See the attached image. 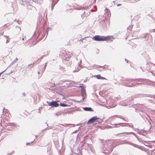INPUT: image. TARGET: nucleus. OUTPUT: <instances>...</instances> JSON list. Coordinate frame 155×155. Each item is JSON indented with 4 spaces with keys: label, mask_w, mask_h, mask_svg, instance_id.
Instances as JSON below:
<instances>
[{
    "label": "nucleus",
    "mask_w": 155,
    "mask_h": 155,
    "mask_svg": "<svg viewBox=\"0 0 155 155\" xmlns=\"http://www.w3.org/2000/svg\"><path fill=\"white\" fill-rule=\"evenodd\" d=\"M59 0H52V4L51 5V10H52L54 8V5L58 2Z\"/></svg>",
    "instance_id": "nucleus-15"
},
{
    "label": "nucleus",
    "mask_w": 155,
    "mask_h": 155,
    "mask_svg": "<svg viewBox=\"0 0 155 155\" xmlns=\"http://www.w3.org/2000/svg\"><path fill=\"white\" fill-rule=\"evenodd\" d=\"M16 62L15 61V60L12 62H11V63L10 64V65L9 66V67L11 65H13L14 64H15V63Z\"/></svg>",
    "instance_id": "nucleus-27"
},
{
    "label": "nucleus",
    "mask_w": 155,
    "mask_h": 155,
    "mask_svg": "<svg viewBox=\"0 0 155 155\" xmlns=\"http://www.w3.org/2000/svg\"><path fill=\"white\" fill-rule=\"evenodd\" d=\"M5 37H6V38H8V36H5V35H4V36Z\"/></svg>",
    "instance_id": "nucleus-53"
},
{
    "label": "nucleus",
    "mask_w": 155,
    "mask_h": 155,
    "mask_svg": "<svg viewBox=\"0 0 155 155\" xmlns=\"http://www.w3.org/2000/svg\"><path fill=\"white\" fill-rule=\"evenodd\" d=\"M113 37L112 36H105L96 35L93 37L92 38V39L94 41H113Z\"/></svg>",
    "instance_id": "nucleus-2"
},
{
    "label": "nucleus",
    "mask_w": 155,
    "mask_h": 155,
    "mask_svg": "<svg viewBox=\"0 0 155 155\" xmlns=\"http://www.w3.org/2000/svg\"><path fill=\"white\" fill-rule=\"evenodd\" d=\"M87 37H85V38H82V41H83V40H84V39H85V38H87Z\"/></svg>",
    "instance_id": "nucleus-49"
},
{
    "label": "nucleus",
    "mask_w": 155,
    "mask_h": 155,
    "mask_svg": "<svg viewBox=\"0 0 155 155\" xmlns=\"http://www.w3.org/2000/svg\"><path fill=\"white\" fill-rule=\"evenodd\" d=\"M35 139H34V141H32V142H31V143H33V142L35 141Z\"/></svg>",
    "instance_id": "nucleus-55"
},
{
    "label": "nucleus",
    "mask_w": 155,
    "mask_h": 155,
    "mask_svg": "<svg viewBox=\"0 0 155 155\" xmlns=\"http://www.w3.org/2000/svg\"><path fill=\"white\" fill-rule=\"evenodd\" d=\"M81 94L82 96V99L81 100H80V101H76L77 102H78V103L82 102L84 101L85 98V97L86 96V94L85 92H81Z\"/></svg>",
    "instance_id": "nucleus-8"
},
{
    "label": "nucleus",
    "mask_w": 155,
    "mask_h": 155,
    "mask_svg": "<svg viewBox=\"0 0 155 155\" xmlns=\"http://www.w3.org/2000/svg\"><path fill=\"white\" fill-rule=\"evenodd\" d=\"M49 28H48L45 31V33H47V35H48Z\"/></svg>",
    "instance_id": "nucleus-36"
},
{
    "label": "nucleus",
    "mask_w": 155,
    "mask_h": 155,
    "mask_svg": "<svg viewBox=\"0 0 155 155\" xmlns=\"http://www.w3.org/2000/svg\"><path fill=\"white\" fill-rule=\"evenodd\" d=\"M115 147V146L110 144L104 143L102 145L101 149L102 151H105L103 153L107 155L111 152Z\"/></svg>",
    "instance_id": "nucleus-1"
},
{
    "label": "nucleus",
    "mask_w": 155,
    "mask_h": 155,
    "mask_svg": "<svg viewBox=\"0 0 155 155\" xmlns=\"http://www.w3.org/2000/svg\"><path fill=\"white\" fill-rule=\"evenodd\" d=\"M142 84H144L143 83H136V84H135V85L134 86H135L137 84L138 85H139Z\"/></svg>",
    "instance_id": "nucleus-33"
},
{
    "label": "nucleus",
    "mask_w": 155,
    "mask_h": 155,
    "mask_svg": "<svg viewBox=\"0 0 155 155\" xmlns=\"http://www.w3.org/2000/svg\"><path fill=\"white\" fill-rule=\"evenodd\" d=\"M121 4H117V6H120L121 5Z\"/></svg>",
    "instance_id": "nucleus-46"
},
{
    "label": "nucleus",
    "mask_w": 155,
    "mask_h": 155,
    "mask_svg": "<svg viewBox=\"0 0 155 155\" xmlns=\"http://www.w3.org/2000/svg\"><path fill=\"white\" fill-rule=\"evenodd\" d=\"M124 134H125L127 135H130V134H132L134 135V136H135V137H136V134L134 132H125L124 133Z\"/></svg>",
    "instance_id": "nucleus-18"
},
{
    "label": "nucleus",
    "mask_w": 155,
    "mask_h": 155,
    "mask_svg": "<svg viewBox=\"0 0 155 155\" xmlns=\"http://www.w3.org/2000/svg\"><path fill=\"white\" fill-rule=\"evenodd\" d=\"M153 83L155 84V81H153Z\"/></svg>",
    "instance_id": "nucleus-64"
},
{
    "label": "nucleus",
    "mask_w": 155,
    "mask_h": 155,
    "mask_svg": "<svg viewBox=\"0 0 155 155\" xmlns=\"http://www.w3.org/2000/svg\"><path fill=\"white\" fill-rule=\"evenodd\" d=\"M31 65V64H28V66L29 67Z\"/></svg>",
    "instance_id": "nucleus-56"
},
{
    "label": "nucleus",
    "mask_w": 155,
    "mask_h": 155,
    "mask_svg": "<svg viewBox=\"0 0 155 155\" xmlns=\"http://www.w3.org/2000/svg\"><path fill=\"white\" fill-rule=\"evenodd\" d=\"M79 41H81V42H83V41H82V39H81L79 40Z\"/></svg>",
    "instance_id": "nucleus-54"
},
{
    "label": "nucleus",
    "mask_w": 155,
    "mask_h": 155,
    "mask_svg": "<svg viewBox=\"0 0 155 155\" xmlns=\"http://www.w3.org/2000/svg\"><path fill=\"white\" fill-rule=\"evenodd\" d=\"M58 154H59V155H63L62 154V153H61V152H60V151H58Z\"/></svg>",
    "instance_id": "nucleus-38"
},
{
    "label": "nucleus",
    "mask_w": 155,
    "mask_h": 155,
    "mask_svg": "<svg viewBox=\"0 0 155 155\" xmlns=\"http://www.w3.org/2000/svg\"><path fill=\"white\" fill-rule=\"evenodd\" d=\"M16 28L17 30L18 31H20L21 30V28L18 26H16Z\"/></svg>",
    "instance_id": "nucleus-24"
},
{
    "label": "nucleus",
    "mask_w": 155,
    "mask_h": 155,
    "mask_svg": "<svg viewBox=\"0 0 155 155\" xmlns=\"http://www.w3.org/2000/svg\"><path fill=\"white\" fill-rule=\"evenodd\" d=\"M37 136H35L36 139L37 138Z\"/></svg>",
    "instance_id": "nucleus-60"
},
{
    "label": "nucleus",
    "mask_w": 155,
    "mask_h": 155,
    "mask_svg": "<svg viewBox=\"0 0 155 155\" xmlns=\"http://www.w3.org/2000/svg\"><path fill=\"white\" fill-rule=\"evenodd\" d=\"M85 92V89H84V87L81 89V92Z\"/></svg>",
    "instance_id": "nucleus-31"
},
{
    "label": "nucleus",
    "mask_w": 155,
    "mask_h": 155,
    "mask_svg": "<svg viewBox=\"0 0 155 155\" xmlns=\"http://www.w3.org/2000/svg\"><path fill=\"white\" fill-rule=\"evenodd\" d=\"M126 143L130 145L133 146H134L135 147H136L137 148H138L139 149L142 150V147L141 146L138 145H137L132 143L131 142H130V141H127L126 142Z\"/></svg>",
    "instance_id": "nucleus-7"
},
{
    "label": "nucleus",
    "mask_w": 155,
    "mask_h": 155,
    "mask_svg": "<svg viewBox=\"0 0 155 155\" xmlns=\"http://www.w3.org/2000/svg\"><path fill=\"white\" fill-rule=\"evenodd\" d=\"M60 105L62 107H65L68 106V105L63 103H61L60 104Z\"/></svg>",
    "instance_id": "nucleus-21"
},
{
    "label": "nucleus",
    "mask_w": 155,
    "mask_h": 155,
    "mask_svg": "<svg viewBox=\"0 0 155 155\" xmlns=\"http://www.w3.org/2000/svg\"><path fill=\"white\" fill-rule=\"evenodd\" d=\"M2 121H1V123H0V124H1H1H2Z\"/></svg>",
    "instance_id": "nucleus-62"
},
{
    "label": "nucleus",
    "mask_w": 155,
    "mask_h": 155,
    "mask_svg": "<svg viewBox=\"0 0 155 155\" xmlns=\"http://www.w3.org/2000/svg\"><path fill=\"white\" fill-rule=\"evenodd\" d=\"M30 144V143H26V145H29Z\"/></svg>",
    "instance_id": "nucleus-50"
},
{
    "label": "nucleus",
    "mask_w": 155,
    "mask_h": 155,
    "mask_svg": "<svg viewBox=\"0 0 155 155\" xmlns=\"http://www.w3.org/2000/svg\"><path fill=\"white\" fill-rule=\"evenodd\" d=\"M151 64H152L154 66H155V64L153 63H151Z\"/></svg>",
    "instance_id": "nucleus-52"
},
{
    "label": "nucleus",
    "mask_w": 155,
    "mask_h": 155,
    "mask_svg": "<svg viewBox=\"0 0 155 155\" xmlns=\"http://www.w3.org/2000/svg\"><path fill=\"white\" fill-rule=\"evenodd\" d=\"M108 65H105L104 66L97 65V68H101L104 69H105L106 70H110V69H109L108 68Z\"/></svg>",
    "instance_id": "nucleus-11"
},
{
    "label": "nucleus",
    "mask_w": 155,
    "mask_h": 155,
    "mask_svg": "<svg viewBox=\"0 0 155 155\" xmlns=\"http://www.w3.org/2000/svg\"><path fill=\"white\" fill-rule=\"evenodd\" d=\"M10 38H7V40L6 41V43H8L9 42Z\"/></svg>",
    "instance_id": "nucleus-34"
},
{
    "label": "nucleus",
    "mask_w": 155,
    "mask_h": 155,
    "mask_svg": "<svg viewBox=\"0 0 155 155\" xmlns=\"http://www.w3.org/2000/svg\"><path fill=\"white\" fill-rule=\"evenodd\" d=\"M68 59H69V58H67L66 59V60H68Z\"/></svg>",
    "instance_id": "nucleus-57"
},
{
    "label": "nucleus",
    "mask_w": 155,
    "mask_h": 155,
    "mask_svg": "<svg viewBox=\"0 0 155 155\" xmlns=\"http://www.w3.org/2000/svg\"><path fill=\"white\" fill-rule=\"evenodd\" d=\"M102 119H100V120L99 121V122H102Z\"/></svg>",
    "instance_id": "nucleus-51"
},
{
    "label": "nucleus",
    "mask_w": 155,
    "mask_h": 155,
    "mask_svg": "<svg viewBox=\"0 0 155 155\" xmlns=\"http://www.w3.org/2000/svg\"><path fill=\"white\" fill-rule=\"evenodd\" d=\"M22 94L24 96H25L26 94L25 92L23 93Z\"/></svg>",
    "instance_id": "nucleus-44"
},
{
    "label": "nucleus",
    "mask_w": 155,
    "mask_h": 155,
    "mask_svg": "<svg viewBox=\"0 0 155 155\" xmlns=\"http://www.w3.org/2000/svg\"><path fill=\"white\" fill-rule=\"evenodd\" d=\"M18 60V59L16 58L15 59V61L16 62Z\"/></svg>",
    "instance_id": "nucleus-47"
},
{
    "label": "nucleus",
    "mask_w": 155,
    "mask_h": 155,
    "mask_svg": "<svg viewBox=\"0 0 155 155\" xmlns=\"http://www.w3.org/2000/svg\"><path fill=\"white\" fill-rule=\"evenodd\" d=\"M7 68H8L7 69H6L4 71H2V72L0 73V76H1V75L7 69Z\"/></svg>",
    "instance_id": "nucleus-37"
},
{
    "label": "nucleus",
    "mask_w": 155,
    "mask_h": 155,
    "mask_svg": "<svg viewBox=\"0 0 155 155\" xmlns=\"http://www.w3.org/2000/svg\"><path fill=\"white\" fill-rule=\"evenodd\" d=\"M99 119V118L97 116H94L91 118L88 121V124H93L94 122H96L97 120Z\"/></svg>",
    "instance_id": "nucleus-4"
},
{
    "label": "nucleus",
    "mask_w": 155,
    "mask_h": 155,
    "mask_svg": "<svg viewBox=\"0 0 155 155\" xmlns=\"http://www.w3.org/2000/svg\"><path fill=\"white\" fill-rule=\"evenodd\" d=\"M32 1L37 4H41L43 3V0H32Z\"/></svg>",
    "instance_id": "nucleus-16"
},
{
    "label": "nucleus",
    "mask_w": 155,
    "mask_h": 155,
    "mask_svg": "<svg viewBox=\"0 0 155 155\" xmlns=\"http://www.w3.org/2000/svg\"><path fill=\"white\" fill-rule=\"evenodd\" d=\"M45 34H43L41 36V37L38 40V41H39L40 40H41L43 39H44V37L45 36Z\"/></svg>",
    "instance_id": "nucleus-22"
},
{
    "label": "nucleus",
    "mask_w": 155,
    "mask_h": 155,
    "mask_svg": "<svg viewBox=\"0 0 155 155\" xmlns=\"http://www.w3.org/2000/svg\"><path fill=\"white\" fill-rule=\"evenodd\" d=\"M81 60L80 61V63L79 64V65H78L77 68L74 71V72H78L80 70V69L81 68Z\"/></svg>",
    "instance_id": "nucleus-17"
},
{
    "label": "nucleus",
    "mask_w": 155,
    "mask_h": 155,
    "mask_svg": "<svg viewBox=\"0 0 155 155\" xmlns=\"http://www.w3.org/2000/svg\"><path fill=\"white\" fill-rule=\"evenodd\" d=\"M11 5H12V2H11Z\"/></svg>",
    "instance_id": "nucleus-59"
},
{
    "label": "nucleus",
    "mask_w": 155,
    "mask_h": 155,
    "mask_svg": "<svg viewBox=\"0 0 155 155\" xmlns=\"http://www.w3.org/2000/svg\"><path fill=\"white\" fill-rule=\"evenodd\" d=\"M45 56V55H43V56H42L41 57V59H42V58H43Z\"/></svg>",
    "instance_id": "nucleus-45"
},
{
    "label": "nucleus",
    "mask_w": 155,
    "mask_h": 155,
    "mask_svg": "<svg viewBox=\"0 0 155 155\" xmlns=\"http://www.w3.org/2000/svg\"><path fill=\"white\" fill-rule=\"evenodd\" d=\"M101 79L102 80L106 79L105 78L103 77H101Z\"/></svg>",
    "instance_id": "nucleus-39"
},
{
    "label": "nucleus",
    "mask_w": 155,
    "mask_h": 155,
    "mask_svg": "<svg viewBox=\"0 0 155 155\" xmlns=\"http://www.w3.org/2000/svg\"><path fill=\"white\" fill-rule=\"evenodd\" d=\"M143 97H149L150 95L149 94H143Z\"/></svg>",
    "instance_id": "nucleus-32"
},
{
    "label": "nucleus",
    "mask_w": 155,
    "mask_h": 155,
    "mask_svg": "<svg viewBox=\"0 0 155 155\" xmlns=\"http://www.w3.org/2000/svg\"><path fill=\"white\" fill-rule=\"evenodd\" d=\"M50 128H46L45 129H44V130L43 131H45V130H48V129H49Z\"/></svg>",
    "instance_id": "nucleus-40"
},
{
    "label": "nucleus",
    "mask_w": 155,
    "mask_h": 155,
    "mask_svg": "<svg viewBox=\"0 0 155 155\" xmlns=\"http://www.w3.org/2000/svg\"><path fill=\"white\" fill-rule=\"evenodd\" d=\"M137 108L139 109V111H140L141 112L140 113V115L143 117L144 115V114H143V105L142 104H138L137 105Z\"/></svg>",
    "instance_id": "nucleus-5"
},
{
    "label": "nucleus",
    "mask_w": 155,
    "mask_h": 155,
    "mask_svg": "<svg viewBox=\"0 0 155 155\" xmlns=\"http://www.w3.org/2000/svg\"><path fill=\"white\" fill-rule=\"evenodd\" d=\"M132 79H126L124 80L123 81V82H122V84L123 85L126 86L128 87H132L134 86V85H135V84H132L131 85H128V84L130 83V81H133L134 80H131Z\"/></svg>",
    "instance_id": "nucleus-3"
},
{
    "label": "nucleus",
    "mask_w": 155,
    "mask_h": 155,
    "mask_svg": "<svg viewBox=\"0 0 155 155\" xmlns=\"http://www.w3.org/2000/svg\"><path fill=\"white\" fill-rule=\"evenodd\" d=\"M48 105L52 107H57L59 105V104L57 103V101H52L48 103Z\"/></svg>",
    "instance_id": "nucleus-6"
},
{
    "label": "nucleus",
    "mask_w": 155,
    "mask_h": 155,
    "mask_svg": "<svg viewBox=\"0 0 155 155\" xmlns=\"http://www.w3.org/2000/svg\"><path fill=\"white\" fill-rule=\"evenodd\" d=\"M78 87L82 89L83 88H84V87L82 85H80Z\"/></svg>",
    "instance_id": "nucleus-35"
},
{
    "label": "nucleus",
    "mask_w": 155,
    "mask_h": 155,
    "mask_svg": "<svg viewBox=\"0 0 155 155\" xmlns=\"http://www.w3.org/2000/svg\"><path fill=\"white\" fill-rule=\"evenodd\" d=\"M84 110L85 111H93L94 110L91 107H84L83 108Z\"/></svg>",
    "instance_id": "nucleus-14"
},
{
    "label": "nucleus",
    "mask_w": 155,
    "mask_h": 155,
    "mask_svg": "<svg viewBox=\"0 0 155 155\" xmlns=\"http://www.w3.org/2000/svg\"><path fill=\"white\" fill-rule=\"evenodd\" d=\"M43 70L42 71H41V73H42V72H43Z\"/></svg>",
    "instance_id": "nucleus-61"
},
{
    "label": "nucleus",
    "mask_w": 155,
    "mask_h": 155,
    "mask_svg": "<svg viewBox=\"0 0 155 155\" xmlns=\"http://www.w3.org/2000/svg\"><path fill=\"white\" fill-rule=\"evenodd\" d=\"M122 124V123H119L118 124H112V123L110 124L112 125V126H109L110 127H119L121 126H123L121 125V124Z\"/></svg>",
    "instance_id": "nucleus-9"
},
{
    "label": "nucleus",
    "mask_w": 155,
    "mask_h": 155,
    "mask_svg": "<svg viewBox=\"0 0 155 155\" xmlns=\"http://www.w3.org/2000/svg\"><path fill=\"white\" fill-rule=\"evenodd\" d=\"M125 61L127 63H128V61L127 59H126V58H125Z\"/></svg>",
    "instance_id": "nucleus-43"
},
{
    "label": "nucleus",
    "mask_w": 155,
    "mask_h": 155,
    "mask_svg": "<svg viewBox=\"0 0 155 155\" xmlns=\"http://www.w3.org/2000/svg\"><path fill=\"white\" fill-rule=\"evenodd\" d=\"M27 8L28 9H35V8L33 6L29 5H28L27 6Z\"/></svg>",
    "instance_id": "nucleus-20"
},
{
    "label": "nucleus",
    "mask_w": 155,
    "mask_h": 155,
    "mask_svg": "<svg viewBox=\"0 0 155 155\" xmlns=\"http://www.w3.org/2000/svg\"><path fill=\"white\" fill-rule=\"evenodd\" d=\"M89 150H90L92 152H94V149L92 146V145H91L90 147V148L89 149Z\"/></svg>",
    "instance_id": "nucleus-19"
},
{
    "label": "nucleus",
    "mask_w": 155,
    "mask_h": 155,
    "mask_svg": "<svg viewBox=\"0 0 155 155\" xmlns=\"http://www.w3.org/2000/svg\"><path fill=\"white\" fill-rule=\"evenodd\" d=\"M81 153H79V152L78 153V154H77V153H75L74 154L73 153H72L70 154V155H81Z\"/></svg>",
    "instance_id": "nucleus-29"
},
{
    "label": "nucleus",
    "mask_w": 155,
    "mask_h": 155,
    "mask_svg": "<svg viewBox=\"0 0 155 155\" xmlns=\"http://www.w3.org/2000/svg\"><path fill=\"white\" fill-rule=\"evenodd\" d=\"M131 80L134 81H136L138 82H143V81H147V80L146 79L143 78H137V79H132Z\"/></svg>",
    "instance_id": "nucleus-12"
},
{
    "label": "nucleus",
    "mask_w": 155,
    "mask_h": 155,
    "mask_svg": "<svg viewBox=\"0 0 155 155\" xmlns=\"http://www.w3.org/2000/svg\"><path fill=\"white\" fill-rule=\"evenodd\" d=\"M75 131L74 132H73V133H72V134H73L74 133H75Z\"/></svg>",
    "instance_id": "nucleus-63"
},
{
    "label": "nucleus",
    "mask_w": 155,
    "mask_h": 155,
    "mask_svg": "<svg viewBox=\"0 0 155 155\" xmlns=\"http://www.w3.org/2000/svg\"><path fill=\"white\" fill-rule=\"evenodd\" d=\"M47 63H45V64L44 65V69H43V71L42 72V73H43V72H44V71H45V68L47 66Z\"/></svg>",
    "instance_id": "nucleus-26"
},
{
    "label": "nucleus",
    "mask_w": 155,
    "mask_h": 155,
    "mask_svg": "<svg viewBox=\"0 0 155 155\" xmlns=\"http://www.w3.org/2000/svg\"><path fill=\"white\" fill-rule=\"evenodd\" d=\"M130 0V2L131 3H135V2H136L137 1H137L136 0Z\"/></svg>",
    "instance_id": "nucleus-28"
},
{
    "label": "nucleus",
    "mask_w": 155,
    "mask_h": 155,
    "mask_svg": "<svg viewBox=\"0 0 155 155\" xmlns=\"http://www.w3.org/2000/svg\"><path fill=\"white\" fill-rule=\"evenodd\" d=\"M75 9H76V10H79L81 9V8H76Z\"/></svg>",
    "instance_id": "nucleus-48"
},
{
    "label": "nucleus",
    "mask_w": 155,
    "mask_h": 155,
    "mask_svg": "<svg viewBox=\"0 0 155 155\" xmlns=\"http://www.w3.org/2000/svg\"><path fill=\"white\" fill-rule=\"evenodd\" d=\"M48 155H53V153L52 152L51 147H48L47 148Z\"/></svg>",
    "instance_id": "nucleus-13"
},
{
    "label": "nucleus",
    "mask_w": 155,
    "mask_h": 155,
    "mask_svg": "<svg viewBox=\"0 0 155 155\" xmlns=\"http://www.w3.org/2000/svg\"><path fill=\"white\" fill-rule=\"evenodd\" d=\"M127 126L128 127L131 128H133L134 126L133 125H129V124H127Z\"/></svg>",
    "instance_id": "nucleus-30"
},
{
    "label": "nucleus",
    "mask_w": 155,
    "mask_h": 155,
    "mask_svg": "<svg viewBox=\"0 0 155 155\" xmlns=\"http://www.w3.org/2000/svg\"><path fill=\"white\" fill-rule=\"evenodd\" d=\"M7 1V2H8V0H4V1Z\"/></svg>",
    "instance_id": "nucleus-58"
},
{
    "label": "nucleus",
    "mask_w": 155,
    "mask_h": 155,
    "mask_svg": "<svg viewBox=\"0 0 155 155\" xmlns=\"http://www.w3.org/2000/svg\"><path fill=\"white\" fill-rule=\"evenodd\" d=\"M15 124L13 123H8V126H15Z\"/></svg>",
    "instance_id": "nucleus-23"
},
{
    "label": "nucleus",
    "mask_w": 155,
    "mask_h": 155,
    "mask_svg": "<svg viewBox=\"0 0 155 155\" xmlns=\"http://www.w3.org/2000/svg\"><path fill=\"white\" fill-rule=\"evenodd\" d=\"M96 78L98 79H101V76L100 74H98L96 76Z\"/></svg>",
    "instance_id": "nucleus-25"
},
{
    "label": "nucleus",
    "mask_w": 155,
    "mask_h": 155,
    "mask_svg": "<svg viewBox=\"0 0 155 155\" xmlns=\"http://www.w3.org/2000/svg\"><path fill=\"white\" fill-rule=\"evenodd\" d=\"M91 144L87 143H84L83 145V146H82L81 147L82 148H84L85 150H89V149L90 147Z\"/></svg>",
    "instance_id": "nucleus-10"
},
{
    "label": "nucleus",
    "mask_w": 155,
    "mask_h": 155,
    "mask_svg": "<svg viewBox=\"0 0 155 155\" xmlns=\"http://www.w3.org/2000/svg\"><path fill=\"white\" fill-rule=\"evenodd\" d=\"M150 72H151V71H150ZM152 74L154 76H155V73H154V72H151Z\"/></svg>",
    "instance_id": "nucleus-41"
},
{
    "label": "nucleus",
    "mask_w": 155,
    "mask_h": 155,
    "mask_svg": "<svg viewBox=\"0 0 155 155\" xmlns=\"http://www.w3.org/2000/svg\"><path fill=\"white\" fill-rule=\"evenodd\" d=\"M97 66H96V67H97V68L98 70V71H102V70H101V69H99V68H97Z\"/></svg>",
    "instance_id": "nucleus-42"
}]
</instances>
